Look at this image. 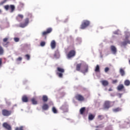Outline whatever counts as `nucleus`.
<instances>
[{
    "label": "nucleus",
    "instance_id": "1",
    "mask_svg": "<svg viewBox=\"0 0 130 130\" xmlns=\"http://www.w3.org/2000/svg\"><path fill=\"white\" fill-rule=\"evenodd\" d=\"M130 37V34L128 33V35L125 36L123 42H121V46H126L127 44H130V40L128 38Z\"/></svg>",
    "mask_w": 130,
    "mask_h": 130
},
{
    "label": "nucleus",
    "instance_id": "2",
    "mask_svg": "<svg viewBox=\"0 0 130 130\" xmlns=\"http://www.w3.org/2000/svg\"><path fill=\"white\" fill-rule=\"evenodd\" d=\"M63 73H64V69L58 67L57 68L56 75L59 77V78H62L63 76Z\"/></svg>",
    "mask_w": 130,
    "mask_h": 130
},
{
    "label": "nucleus",
    "instance_id": "3",
    "mask_svg": "<svg viewBox=\"0 0 130 130\" xmlns=\"http://www.w3.org/2000/svg\"><path fill=\"white\" fill-rule=\"evenodd\" d=\"M90 25V21L88 20H83L80 25V29L84 30Z\"/></svg>",
    "mask_w": 130,
    "mask_h": 130
},
{
    "label": "nucleus",
    "instance_id": "4",
    "mask_svg": "<svg viewBox=\"0 0 130 130\" xmlns=\"http://www.w3.org/2000/svg\"><path fill=\"white\" fill-rule=\"evenodd\" d=\"M2 114L4 116H10L12 114V111H9L7 109L2 110Z\"/></svg>",
    "mask_w": 130,
    "mask_h": 130
},
{
    "label": "nucleus",
    "instance_id": "5",
    "mask_svg": "<svg viewBox=\"0 0 130 130\" xmlns=\"http://www.w3.org/2000/svg\"><path fill=\"white\" fill-rule=\"evenodd\" d=\"M76 55V51L74 50H71L67 54V57L68 58H71L74 57Z\"/></svg>",
    "mask_w": 130,
    "mask_h": 130
},
{
    "label": "nucleus",
    "instance_id": "6",
    "mask_svg": "<svg viewBox=\"0 0 130 130\" xmlns=\"http://www.w3.org/2000/svg\"><path fill=\"white\" fill-rule=\"evenodd\" d=\"M52 32V28L49 27L47 29V30L45 31H43L42 34L43 36H45L46 35H47V34H49L50 33H51Z\"/></svg>",
    "mask_w": 130,
    "mask_h": 130
},
{
    "label": "nucleus",
    "instance_id": "7",
    "mask_svg": "<svg viewBox=\"0 0 130 130\" xmlns=\"http://www.w3.org/2000/svg\"><path fill=\"white\" fill-rule=\"evenodd\" d=\"M75 98L76 100H78V101H84V100H85L84 96L79 94L76 95Z\"/></svg>",
    "mask_w": 130,
    "mask_h": 130
},
{
    "label": "nucleus",
    "instance_id": "8",
    "mask_svg": "<svg viewBox=\"0 0 130 130\" xmlns=\"http://www.w3.org/2000/svg\"><path fill=\"white\" fill-rule=\"evenodd\" d=\"M111 104V102L109 101H106L104 104V109H109V108H110V107H111V106H110Z\"/></svg>",
    "mask_w": 130,
    "mask_h": 130
},
{
    "label": "nucleus",
    "instance_id": "9",
    "mask_svg": "<svg viewBox=\"0 0 130 130\" xmlns=\"http://www.w3.org/2000/svg\"><path fill=\"white\" fill-rule=\"evenodd\" d=\"M3 126L7 130H12V126L10 125L8 123L5 122L3 123Z\"/></svg>",
    "mask_w": 130,
    "mask_h": 130
},
{
    "label": "nucleus",
    "instance_id": "10",
    "mask_svg": "<svg viewBox=\"0 0 130 130\" xmlns=\"http://www.w3.org/2000/svg\"><path fill=\"white\" fill-rule=\"evenodd\" d=\"M111 51L113 54H116V52H117V49L114 46H111Z\"/></svg>",
    "mask_w": 130,
    "mask_h": 130
},
{
    "label": "nucleus",
    "instance_id": "11",
    "mask_svg": "<svg viewBox=\"0 0 130 130\" xmlns=\"http://www.w3.org/2000/svg\"><path fill=\"white\" fill-rule=\"evenodd\" d=\"M50 45L52 49H54L56 47V43L55 42V41L52 40L51 42Z\"/></svg>",
    "mask_w": 130,
    "mask_h": 130
},
{
    "label": "nucleus",
    "instance_id": "12",
    "mask_svg": "<svg viewBox=\"0 0 130 130\" xmlns=\"http://www.w3.org/2000/svg\"><path fill=\"white\" fill-rule=\"evenodd\" d=\"M43 110H48L49 106L47 104H44L42 107Z\"/></svg>",
    "mask_w": 130,
    "mask_h": 130
},
{
    "label": "nucleus",
    "instance_id": "13",
    "mask_svg": "<svg viewBox=\"0 0 130 130\" xmlns=\"http://www.w3.org/2000/svg\"><path fill=\"white\" fill-rule=\"evenodd\" d=\"M23 18H24V16H23V15L18 14L16 17V20H17V21H21Z\"/></svg>",
    "mask_w": 130,
    "mask_h": 130
},
{
    "label": "nucleus",
    "instance_id": "14",
    "mask_svg": "<svg viewBox=\"0 0 130 130\" xmlns=\"http://www.w3.org/2000/svg\"><path fill=\"white\" fill-rule=\"evenodd\" d=\"M123 89H124V86H123V84H119L117 86V90L118 91H121L122 90H123Z\"/></svg>",
    "mask_w": 130,
    "mask_h": 130
},
{
    "label": "nucleus",
    "instance_id": "15",
    "mask_svg": "<svg viewBox=\"0 0 130 130\" xmlns=\"http://www.w3.org/2000/svg\"><path fill=\"white\" fill-rule=\"evenodd\" d=\"M22 101L24 103L28 102V97H27L26 95H23L22 98Z\"/></svg>",
    "mask_w": 130,
    "mask_h": 130
},
{
    "label": "nucleus",
    "instance_id": "16",
    "mask_svg": "<svg viewBox=\"0 0 130 130\" xmlns=\"http://www.w3.org/2000/svg\"><path fill=\"white\" fill-rule=\"evenodd\" d=\"M88 66H84V70H82L81 71V73H83V74H85V73L88 72Z\"/></svg>",
    "mask_w": 130,
    "mask_h": 130
},
{
    "label": "nucleus",
    "instance_id": "17",
    "mask_svg": "<svg viewBox=\"0 0 130 130\" xmlns=\"http://www.w3.org/2000/svg\"><path fill=\"white\" fill-rule=\"evenodd\" d=\"M82 67V63H78L76 65V71L80 72L81 71V68Z\"/></svg>",
    "mask_w": 130,
    "mask_h": 130
},
{
    "label": "nucleus",
    "instance_id": "18",
    "mask_svg": "<svg viewBox=\"0 0 130 130\" xmlns=\"http://www.w3.org/2000/svg\"><path fill=\"white\" fill-rule=\"evenodd\" d=\"M42 100L44 102H47V101H48V97L47 96V95H43Z\"/></svg>",
    "mask_w": 130,
    "mask_h": 130
},
{
    "label": "nucleus",
    "instance_id": "19",
    "mask_svg": "<svg viewBox=\"0 0 130 130\" xmlns=\"http://www.w3.org/2000/svg\"><path fill=\"white\" fill-rule=\"evenodd\" d=\"M119 73L122 77H123V76L125 75V72H124V70H123V69L120 68L119 70Z\"/></svg>",
    "mask_w": 130,
    "mask_h": 130
},
{
    "label": "nucleus",
    "instance_id": "20",
    "mask_svg": "<svg viewBox=\"0 0 130 130\" xmlns=\"http://www.w3.org/2000/svg\"><path fill=\"white\" fill-rule=\"evenodd\" d=\"M95 118V115H93L90 114L88 115V119L89 120H93Z\"/></svg>",
    "mask_w": 130,
    "mask_h": 130
},
{
    "label": "nucleus",
    "instance_id": "21",
    "mask_svg": "<svg viewBox=\"0 0 130 130\" xmlns=\"http://www.w3.org/2000/svg\"><path fill=\"white\" fill-rule=\"evenodd\" d=\"M95 73H100V67L99 65H96L94 70Z\"/></svg>",
    "mask_w": 130,
    "mask_h": 130
},
{
    "label": "nucleus",
    "instance_id": "22",
    "mask_svg": "<svg viewBox=\"0 0 130 130\" xmlns=\"http://www.w3.org/2000/svg\"><path fill=\"white\" fill-rule=\"evenodd\" d=\"M101 83L103 86H108V84H109L108 81L106 80H103L101 81Z\"/></svg>",
    "mask_w": 130,
    "mask_h": 130
},
{
    "label": "nucleus",
    "instance_id": "23",
    "mask_svg": "<svg viewBox=\"0 0 130 130\" xmlns=\"http://www.w3.org/2000/svg\"><path fill=\"white\" fill-rule=\"evenodd\" d=\"M31 101L32 104H34V105H36V104H37V103H38L37 100H36V99H35L34 98L31 99Z\"/></svg>",
    "mask_w": 130,
    "mask_h": 130
},
{
    "label": "nucleus",
    "instance_id": "24",
    "mask_svg": "<svg viewBox=\"0 0 130 130\" xmlns=\"http://www.w3.org/2000/svg\"><path fill=\"white\" fill-rule=\"evenodd\" d=\"M113 112H119V111H121V108L118 107L113 109Z\"/></svg>",
    "mask_w": 130,
    "mask_h": 130
},
{
    "label": "nucleus",
    "instance_id": "25",
    "mask_svg": "<svg viewBox=\"0 0 130 130\" xmlns=\"http://www.w3.org/2000/svg\"><path fill=\"white\" fill-rule=\"evenodd\" d=\"M85 110H86V108L85 107L81 108L80 110V114H84V112H85Z\"/></svg>",
    "mask_w": 130,
    "mask_h": 130
},
{
    "label": "nucleus",
    "instance_id": "26",
    "mask_svg": "<svg viewBox=\"0 0 130 130\" xmlns=\"http://www.w3.org/2000/svg\"><path fill=\"white\" fill-rule=\"evenodd\" d=\"M4 48H3V47L2 46H0V55H3L4 54Z\"/></svg>",
    "mask_w": 130,
    "mask_h": 130
},
{
    "label": "nucleus",
    "instance_id": "27",
    "mask_svg": "<svg viewBox=\"0 0 130 130\" xmlns=\"http://www.w3.org/2000/svg\"><path fill=\"white\" fill-rule=\"evenodd\" d=\"M124 85L125 86H129L130 85V81L128 80H126L124 81Z\"/></svg>",
    "mask_w": 130,
    "mask_h": 130
},
{
    "label": "nucleus",
    "instance_id": "28",
    "mask_svg": "<svg viewBox=\"0 0 130 130\" xmlns=\"http://www.w3.org/2000/svg\"><path fill=\"white\" fill-rule=\"evenodd\" d=\"M98 119H99L100 120H102V119H104V116L102 115H99L98 116Z\"/></svg>",
    "mask_w": 130,
    "mask_h": 130
},
{
    "label": "nucleus",
    "instance_id": "29",
    "mask_svg": "<svg viewBox=\"0 0 130 130\" xmlns=\"http://www.w3.org/2000/svg\"><path fill=\"white\" fill-rule=\"evenodd\" d=\"M26 24H25V23H21L20 24H19V27H20L21 28H25V27H26Z\"/></svg>",
    "mask_w": 130,
    "mask_h": 130
},
{
    "label": "nucleus",
    "instance_id": "30",
    "mask_svg": "<svg viewBox=\"0 0 130 130\" xmlns=\"http://www.w3.org/2000/svg\"><path fill=\"white\" fill-rule=\"evenodd\" d=\"M10 9L11 10V13H13L15 11V6L10 5Z\"/></svg>",
    "mask_w": 130,
    "mask_h": 130
},
{
    "label": "nucleus",
    "instance_id": "31",
    "mask_svg": "<svg viewBox=\"0 0 130 130\" xmlns=\"http://www.w3.org/2000/svg\"><path fill=\"white\" fill-rule=\"evenodd\" d=\"M52 111L53 112V113H55V114L57 113V110H56V108H55L54 107H52Z\"/></svg>",
    "mask_w": 130,
    "mask_h": 130
},
{
    "label": "nucleus",
    "instance_id": "32",
    "mask_svg": "<svg viewBox=\"0 0 130 130\" xmlns=\"http://www.w3.org/2000/svg\"><path fill=\"white\" fill-rule=\"evenodd\" d=\"M15 130H24V127L23 126H21L20 127H17L15 128Z\"/></svg>",
    "mask_w": 130,
    "mask_h": 130
},
{
    "label": "nucleus",
    "instance_id": "33",
    "mask_svg": "<svg viewBox=\"0 0 130 130\" xmlns=\"http://www.w3.org/2000/svg\"><path fill=\"white\" fill-rule=\"evenodd\" d=\"M24 24H26V26L29 24V18H26L24 20Z\"/></svg>",
    "mask_w": 130,
    "mask_h": 130
},
{
    "label": "nucleus",
    "instance_id": "34",
    "mask_svg": "<svg viewBox=\"0 0 130 130\" xmlns=\"http://www.w3.org/2000/svg\"><path fill=\"white\" fill-rule=\"evenodd\" d=\"M14 40L15 42H19L20 39L19 38H14Z\"/></svg>",
    "mask_w": 130,
    "mask_h": 130
},
{
    "label": "nucleus",
    "instance_id": "35",
    "mask_svg": "<svg viewBox=\"0 0 130 130\" xmlns=\"http://www.w3.org/2000/svg\"><path fill=\"white\" fill-rule=\"evenodd\" d=\"M25 56L27 60H29L30 59V55L26 54L25 55Z\"/></svg>",
    "mask_w": 130,
    "mask_h": 130
},
{
    "label": "nucleus",
    "instance_id": "36",
    "mask_svg": "<svg viewBox=\"0 0 130 130\" xmlns=\"http://www.w3.org/2000/svg\"><path fill=\"white\" fill-rule=\"evenodd\" d=\"M22 59V58L21 57H19L16 59L17 61H21Z\"/></svg>",
    "mask_w": 130,
    "mask_h": 130
},
{
    "label": "nucleus",
    "instance_id": "37",
    "mask_svg": "<svg viewBox=\"0 0 130 130\" xmlns=\"http://www.w3.org/2000/svg\"><path fill=\"white\" fill-rule=\"evenodd\" d=\"M9 40V38H5L3 39V42H7Z\"/></svg>",
    "mask_w": 130,
    "mask_h": 130
},
{
    "label": "nucleus",
    "instance_id": "38",
    "mask_svg": "<svg viewBox=\"0 0 130 130\" xmlns=\"http://www.w3.org/2000/svg\"><path fill=\"white\" fill-rule=\"evenodd\" d=\"M5 10H6L7 11H8V10H9V8H10V6H9V5H6L5 7H4Z\"/></svg>",
    "mask_w": 130,
    "mask_h": 130
},
{
    "label": "nucleus",
    "instance_id": "39",
    "mask_svg": "<svg viewBox=\"0 0 130 130\" xmlns=\"http://www.w3.org/2000/svg\"><path fill=\"white\" fill-rule=\"evenodd\" d=\"M41 46H45V42H42L40 43Z\"/></svg>",
    "mask_w": 130,
    "mask_h": 130
},
{
    "label": "nucleus",
    "instance_id": "40",
    "mask_svg": "<svg viewBox=\"0 0 130 130\" xmlns=\"http://www.w3.org/2000/svg\"><path fill=\"white\" fill-rule=\"evenodd\" d=\"M66 106H62L61 107H60V109L61 110H64V109H66Z\"/></svg>",
    "mask_w": 130,
    "mask_h": 130
},
{
    "label": "nucleus",
    "instance_id": "41",
    "mask_svg": "<svg viewBox=\"0 0 130 130\" xmlns=\"http://www.w3.org/2000/svg\"><path fill=\"white\" fill-rule=\"evenodd\" d=\"M2 64H3V58H0V68L2 67Z\"/></svg>",
    "mask_w": 130,
    "mask_h": 130
},
{
    "label": "nucleus",
    "instance_id": "42",
    "mask_svg": "<svg viewBox=\"0 0 130 130\" xmlns=\"http://www.w3.org/2000/svg\"><path fill=\"white\" fill-rule=\"evenodd\" d=\"M108 71H109V68L107 67L105 69V73H107V72H108Z\"/></svg>",
    "mask_w": 130,
    "mask_h": 130
},
{
    "label": "nucleus",
    "instance_id": "43",
    "mask_svg": "<svg viewBox=\"0 0 130 130\" xmlns=\"http://www.w3.org/2000/svg\"><path fill=\"white\" fill-rule=\"evenodd\" d=\"M104 127V126H102V125H99L98 126H95L96 128H98L99 127Z\"/></svg>",
    "mask_w": 130,
    "mask_h": 130
},
{
    "label": "nucleus",
    "instance_id": "44",
    "mask_svg": "<svg viewBox=\"0 0 130 130\" xmlns=\"http://www.w3.org/2000/svg\"><path fill=\"white\" fill-rule=\"evenodd\" d=\"M20 7H21V8H23V7H24V3H20Z\"/></svg>",
    "mask_w": 130,
    "mask_h": 130
},
{
    "label": "nucleus",
    "instance_id": "45",
    "mask_svg": "<svg viewBox=\"0 0 130 130\" xmlns=\"http://www.w3.org/2000/svg\"><path fill=\"white\" fill-rule=\"evenodd\" d=\"M116 83H117V80H113V84H116Z\"/></svg>",
    "mask_w": 130,
    "mask_h": 130
},
{
    "label": "nucleus",
    "instance_id": "46",
    "mask_svg": "<svg viewBox=\"0 0 130 130\" xmlns=\"http://www.w3.org/2000/svg\"><path fill=\"white\" fill-rule=\"evenodd\" d=\"M109 91H112V88H110L109 89Z\"/></svg>",
    "mask_w": 130,
    "mask_h": 130
},
{
    "label": "nucleus",
    "instance_id": "47",
    "mask_svg": "<svg viewBox=\"0 0 130 130\" xmlns=\"http://www.w3.org/2000/svg\"><path fill=\"white\" fill-rule=\"evenodd\" d=\"M9 43H10V42H7V43H6L5 45H8V44Z\"/></svg>",
    "mask_w": 130,
    "mask_h": 130
},
{
    "label": "nucleus",
    "instance_id": "48",
    "mask_svg": "<svg viewBox=\"0 0 130 130\" xmlns=\"http://www.w3.org/2000/svg\"><path fill=\"white\" fill-rule=\"evenodd\" d=\"M8 0H4V3H6V2H7Z\"/></svg>",
    "mask_w": 130,
    "mask_h": 130
},
{
    "label": "nucleus",
    "instance_id": "49",
    "mask_svg": "<svg viewBox=\"0 0 130 130\" xmlns=\"http://www.w3.org/2000/svg\"><path fill=\"white\" fill-rule=\"evenodd\" d=\"M54 56H55V57H56V54H54Z\"/></svg>",
    "mask_w": 130,
    "mask_h": 130
},
{
    "label": "nucleus",
    "instance_id": "50",
    "mask_svg": "<svg viewBox=\"0 0 130 130\" xmlns=\"http://www.w3.org/2000/svg\"><path fill=\"white\" fill-rule=\"evenodd\" d=\"M2 13V10L0 9V13Z\"/></svg>",
    "mask_w": 130,
    "mask_h": 130
},
{
    "label": "nucleus",
    "instance_id": "51",
    "mask_svg": "<svg viewBox=\"0 0 130 130\" xmlns=\"http://www.w3.org/2000/svg\"><path fill=\"white\" fill-rule=\"evenodd\" d=\"M129 63H130V60H129Z\"/></svg>",
    "mask_w": 130,
    "mask_h": 130
}]
</instances>
